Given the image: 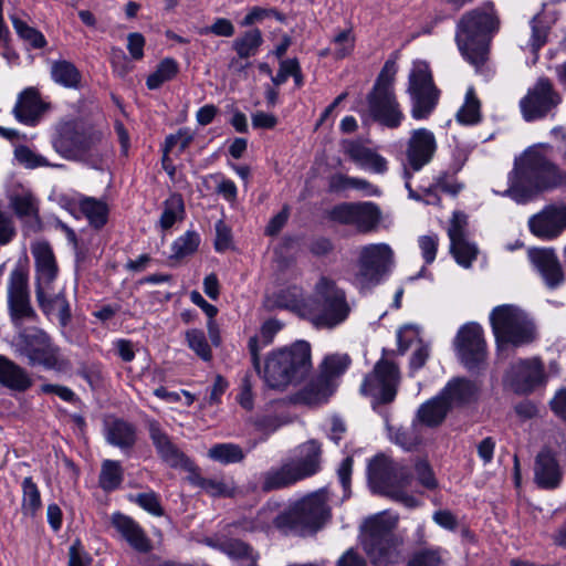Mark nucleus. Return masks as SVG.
I'll return each instance as SVG.
<instances>
[{"label":"nucleus","instance_id":"nucleus-1","mask_svg":"<svg viewBox=\"0 0 566 566\" xmlns=\"http://www.w3.org/2000/svg\"><path fill=\"white\" fill-rule=\"evenodd\" d=\"M7 304L10 321L15 329L11 348L17 357L27 359L29 366L57 369L61 366V349L52 337L38 326H24L38 319L31 304L29 274L27 269L14 266L7 282Z\"/></svg>","mask_w":566,"mask_h":566},{"label":"nucleus","instance_id":"nucleus-2","mask_svg":"<svg viewBox=\"0 0 566 566\" xmlns=\"http://www.w3.org/2000/svg\"><path fill=\"white\" fill-rule=\"evenodd\" d=\"M563 185H566V171L542 154L530 151L515 160L509 174V188L502 195L516 203H526L538 193Z\"/></svg>","mask_w":566,"mask_h":566},{"label":"nucleus","instance_id":"nucleus-3","mask_svg":"<svg viewBox=\"0 0 566 566\" xmlns=\"http://www.w3.org/2000/svg\"><path fill=\"white\" fill-rule=\"evenodd\" d=\"M499 28L500 19L491 1L464 13L455 32V41L463 57L476 67L484 64L490 38Z\"/></svg>","mask_w":566,"mask_h":566},{"label":"nucleus","instance_id":"nucleus-4","mask_svg":"<svg viewBox=\"0 0 566 566\" xmlns=\"http://www.w3.org/2000/svg\"><path fill=\"white\" fill-rule=\"evenodd\" d=\"M350 313L345 291L326 276L316 282L313 295L302 307V317L317 329H334L344 324Z\"/></svg>","mask_w":566,"mask_h":566},{"label":"nucleus","instance_id":"nucleus-5","mask_svg":"<svg viewBox=\"0 0 566 566\" xmlns=\"http://www.w3.org/2000/svg\"><path fill=\"white\" fill-rule=\"evenodd\" d=\"M311 369V345L305 340H298L289 347L271 352L259 375L270 388L284 389L303 380Z\"/></svg>","mask_w":566,"mask_h":566},{"label":"nucleus","instance_id":"nucleus-6","mask_svg":"<svg viewBox=\"0 0 566 566\" xmlns=\"http://www.w3.org/2000/svg\"><path fill=\"white\" fill-rule=\"evenodd\" d=\"M331 517L328 496L321 489L308 493L273 518L276 528L284 533L310 535L321 530Z\"/></svg>","mask_w":566,"mask_h":566},{"label":"nucleus","instance_id":"nucleus-7","mask_svg":"<svg viewBox=\"0 0 566 566\" xmlns=\"http://www.w3.org/2000/svg\"><path fill=\"white\" fill-rule=\"evenodd\" d=\"M54 149L65 159L81 161L101 169L109 145L104 134L96 129H78L66 125L53 140Z\"/></svg>","mask_w":566,"mask_h":566},{"label":"nucleus","instance_id":"nucleus-8","mask_svg":"<svg viewBox=\"0 0 566 566\" xmlns=\"http://www.w3.org/2000/svg\"><path fill=\"white\" fill-rule=\"evenodd\" d=\"M397 72L396 61L388 59L367 95L369 116L381 126L390 129L398 128L405 119V114L395 93Z\"/></svg>","mask_w":566,"mask_h":566},{"label":"nucleus","instance_id":"nucleus-9","mask_svg":"<svg viewBox=\"0 0 566 566\" xmlns=\"http://www.w3.org/2000/svg\"><path fill=\"white\" fill-rule=\"evenodd\" d=\"M367 474L374 492L387 495L407 507L419 505V501L405 490L412 481V474L406 465L380 454L369 461Z\"/></svg>","mask_w":566,"mask_h":566},{"label":"nucleus","instance_id":"nucleus-10","mask_svg":"<svg viewBox=\"0 0 566 566\" xmlns=\"http://www.w3.org/2000/svg\"><path fill=\"white\" fill-rule=\"evenodd\" d=\"M489 319L500 352L528 345L536 338L533 319L518 306L497 305L491 311Z\"/></svg>","mask_w":566,"mask_h":566},{"label":"nucleus","instance_id":"nucleus-11","mask_svg":"<svg viewBox=\"0 0 566 566\" xmlns=\"http://www.w3.org/2000/svg\"><path fill=\"white\" fill-rule=\"evenodd\" d=\"M321 444L310 440L296 449L294 458L285 460L262 474L261 489L264 492L280 490L314 475L319 470Z\"/></svg>","mask_w":566,"mask_h":566},{"label":"nucleus","instance_id":"nucleus-12","mask_svg":"<svg viewBox=\"0 0 566 566\" xmlns=\"http://www.w3.org/2000/svg\"><path fill=\"white\" fill-rule=\"evenodd\" d=\"M407 93L411 101L410 113L412 118L417 120L428 118L439 102L440 91L433 83L427 62H413L408 76Z\"/></svg>","mask_w":566,"mask_h":566},{"label":"nucleus","instance_id":"nucleus-13","mask_svg":"<svg viewBox=\"0 0 566 566\" xmlns=\"http://www.w3.org/2000/svg\"><path fill=\"white\" fill-rule=\"evenodd\" d=\"M392 261L394 251L387 243L364 245L359 251L358 269L353 279L354 285L360 291L377 285Z\"/></svg>","mask_w":566,"mask_h":566},{"label":"nucleus","instance_id":"nucleus-14","mask_svg":"<svg viewBox=\"0 0 566 566\" xmlns=\"http://www.w3.org/2000/svg\"><path fill=\"white\" fill-rule=\"evenodd\" d=\"M400 382L399 369L387 359H379L361 386L360 392L373 398L374 403H390L395 400Z\"/></svg>","mask_w":566,"mask_h":566},{"label":"nucleus","instance_id":"nucleus-15","mask_svg":"<svg viewBox=\"0 0 566 566\" xmlns=\"http://www.w3.org/2000/svg\"><path fill=\"white\" fill-rule=\"evenodd\" d=\"M455 349L461 363L469 369H479L486 359V343L480 324H464L457 334Z\"/></svg>","mask_w":566,"mask_h":566},{"label":"nucleus","instance_id":"nucleus-16","mask_svg":"<svg viewBox=\"0 0 566 566\" xmlns=\"http://www.w3.org/2000/svg\"><path fill=\"white\" fill-rule=\"evenodd\" d=\"M560 103L559 95L554 91L549 80L538 78L521 99L520 107L523 118L527 122L543 118L552 108Z\"/></svg>","mask_w":566,"mask_h":566},{"label":"nucleus","instance_id":"nucleus-17","mask_svg":"<svg viewBox=\"0 0 566 566\" xmlns=\"http://www.w3.org/2000/svg\"><path fill=\"white\" fill-rule=\"evenodd\" d=\"M544 380V367L537 358L517 360L505 375V382L518 395L533 392Z\"/></svg>","mask_w":566,"mask_h":566},{"label":"nucleus","instance_id":"nucleus-18","mask_svg":"<svg viewBox=\"0 0 566 566\" xmlns=\"http://www.w3.org/2000/svg\"><path fill=\"white\" fill-rule=\"evenodd\" d=\"M528 229L541 240H555L566 230V203L548 205L528 219Z\"/></svg>","mask_w":566,"mask_h":566},{"label":"nucleus","instance_id":"nucleus-19","mask_svg":"<svg viewBox=\"0 0 566 566\" xmlns=\"http://www.w3.org/2000/svg\"><path fill=\"white\" fill-rule=\"evenodd\" d=\"M363 546L375 565H387L399 559L400 553L392 535L378 527V521L373 522V528L364 536Z\"/></svg>","mask_w":566,"mask_h":566},{"label":"nucleus","instance_id":"nucleus-20","mask_svg":"<svg viewBox=\"0 0 566 566\" xmlns=\"http://www.w3.org/2000/svg\"><path fill=\"white\" fill-rule=\"evenodd\" d=\"M438 144L434 134L427 128L413 129L406 147V165L412 171H419L434 157Z\"/></svg>","mask_w":566,"mask_h":566},{"label":"nucleus","instance_id":"nucleus-21","mask_svg":"<svg viewBox=\"0 0 566 566\" xmlns=\"http://www.w3.org/2000/svg\"><path fill=\"white\" fill-rule=\"evenodd\" d=\"M35 263V295L51 291L57 276V264L52 248L48 242H36L31 247Z\"/></svg>","mask_w":566,"mask_h":566},{"label":"nucleus","instance_id":"nucleus-22","mask_svg":"<svg viewBox=\"0 0 566 566\" xmlns=\"http://www.w3.org/2000/svg\"><path fill=\"white\" fill-rule=\"evenodd\" d=\"M149 438L163 462L171 468L187 469L189 461L184 452L172 442L155 419L146 420Z\"/></svg>","mask_w":566,"mask_h":566},{"label":"nucleus","instance_id":"nucleus-23","mask_svg":"<svg viewBox=\"0 0 566 566\" xmlns=\"http://www.w3.org/2000/svg\"><path fill=\"white\" fill-rule=\"evenodd\" d=\"M528 259L547 287L556 289L564 282L563 269L554 249H530Z\"/></svg>","mask_w":566,"mask_h":566},{"label":"nucleus","instance_id":"nucleus-24","mask_svg":"<svg viewBox=\"0 0 566 566\" xmlns=\"http://www.w3.org/2000/svg\"><path fill=\"white\" fill-rule=\"evenodd\" d=\"M563 470L555 454L549 450H542L535 459L534 480L536 484L545 490H554L559 486L563 480Z\"/></svg>","mask_w":566,"mask_h":566},{"label":"nucleus","instance_id":"nucleus-25","mask_svg":"<svg viewBox=\"0 0 566 566\" xmlns=\"http://www.w3.org/2000/svg\"><path fill=\"white\" fill-rule=\"evenodd\" d=\"M112 525L120 536L137 552L148 553L151 551V542L142 526L132 517L119 512L112 515Z\"/></svg>","mask_w":566,"mask_h":566},{"label":"nucleus","instance_id":"nucleus-26","mask_svg":"<svg viewBox=\"0 0 566 566\" xmlns=\"http://www.w3.org/2000/svg\"><path fill=\"white\" fill-rule=\"evenodd\" d=\"M46 109V104L41 99L33 87L25 88L20 93L13 107V114L20 123L34 126Z\"/></svg>","mask_w":566,"mask_h":566},{"label":"nucleus","instance_id":"nucleus-27","mask_svg":"<svg viewBox=\"0 0 566 566\" xmlns=\"http://www.w3.org/2000/svg\"><path fill=\"white\" fill-rule=\"evenodd\" d=\"M10 205L17 218L22 222L25 235L41 230L38 200L31 193L12 197Z\"/></svg>","mask_w":566,"mask_h":566},{"label":"nucleus","instance_id":"nucleus-28","mask_svg":"<svg viewBox=\"0 0 566 566\" xmlns=\"http://www.w3.org/2000/svg\"><path fill=\"white\" fill-rule=\"evenodd\" d=\"M448 235L450 239V250L455 261L463 268H470L476 259L478 249L465 240L463 226L458 220L457 214H454V219L448 229Z\"/></svg>","mask_w":566,"mask_h":566},{"label":"nucleus","instance_id":"nucleus-29","mask_svg":"<svg viewBox=\"0 0 566 566\" xmlns=\"http://www.w3.org/2000/svg\"><path fill=\"white\" fill-rule=\"evenodd\" d=\"M0 385L12 391L24 392L32 387L33 380L25 368L0 355Z\"/></svg>","mask_w":566,"mask_h":566},{"label":"nucleus","instance_id":"nucleus-30","mask_svg":"<svg viewBox=\"0 0 566 566\" xmlns=\"http://www.w3.org/2000/svg\"><path fill=\"white\" fill-rule=\"evenodd\" d=\"M105 440L108 444L122 451H130L137 441L136 427L123 419L107 421L104 428Z\"/></svg>","mask_w":566,"mask_h":566},{"label":"nucleus","instance_id":"nucleus-31","mask_svg":"<svg viewBox=\"0 0 566 566\" xmlns=\"http://www.w3.org/2000/svg\"><path fill=\"white\" fill-rule=\"evenodd\" d=\"M345 151L350 160L364 170L378 175H384L388 170V161L385 157L359 143H349Z\"/></svg>","mask_w":566,"mask_h":566},{"label":"nucleus","instance_id":"nucleus-32","mask_svg":"<svg viewBox=\"0 0 566 566\" xmlns=\"http://www.w3.org/2000/svg\"><path fill=\"white\" fill-rule=\"evenodd\" d=\"M337 384L319 376L307 384L292 398L294 403L316 406L324 403L334 394Z\"/></svg>","mask_w":566,"mask_h":566},{"label":"nucleus","instance_id":"nucleus-33","mask_svg":"<svg viewBox=\"0 0 566 566\" xmlns=\"http://www.w3.org/2000/svg\"><path fill=\"white\" fill-rule=\"evenodd\" d=\"M307 304V298H303L301 287L293 285L280 290L277 293L266 296L264 306L272 311L275 308H287L297 312L302 317V307Z\"/></svg>","mask_w":566,"mask_h":566},{"label":"nucleus","instance_id":"nucleus-34","mask_svg":"<svg viewBox=\"0 0 566 566\" xmlns=\"http://www.w3.org/2000/svg\"><path fill=\"white\" fill-rule=\"evenodd\" d=\"M354 207L352 226L361 233L375 231L381 220L379 207L371 201L355 202Z\"/></svg>","mask_w":566,"mask_h":566},{"label":"nucleus","instance_id":"nucleus-35","mask_svg":"<svg viewBox=\"0 0 566 566\" xmlns=\"http://www.w3.org/2000/svg\"><path fill=\"white\" fill-rule=\"evenodd\" d=\"M478 392L475 382L465 378H454L450 380L442 389L441 395L448 401L449 406H462L470 402Z\"/></svg>","mask_w":566,"mask_h":566},{"label":"nucleus","instance_id":"nucleus-36","mask_svg":"<svg viewBox=\"0 0 566 566\" xmlns=\"http://www.w3.org/2000/svg\"><path fill=\"white\" fill-rule=\"evenodd\" d=\"M51 291H42L40 296H36L39 306L45 315L56 314L61 327H66L71 322V307L66 297L59 293L50 296Z\"/></svg>","mask_w":566,"mask_h":566},{"label":"nucleus","instance_id":"nucleus-37","mask_svg":"<svg viewBox=\"0 0 566 566\" xmlns=\"http://www.w3.org/2000/svg\"><path fill=\"white\" fill-rule=\"evenodd\" d=\"M450 408L444 396L440 392L419 407L417 417L427 427H437L442 423Z\"/></svg>","mask_w":566,"mask_h":566},{"label":"nucleus","instance_id":"nucleus-38","mask_svg":"<svg viewBox=\"0 0 566 566\" xmlns=\"http://www.w3.org/2000/svg\"><path fill=\"white\" fill-rule=\"evenodd\" d=\"M78 207L92 227L101 229L106 224L109 210L104 200L83 196L78 199Z\"/></svg>","mask_w":566,"mask_h":566},{"label":"nucleus","instance_id":"nucleus-39","mask_svg":"<svg viewBox=\"0 0 566 566\" xmlns=\"http://www.w3.org/2000/svg\"><path fill=\"white\" fill-rule=\"evenodd\" d=\"M387 430L389 440L403 450L410 451L421 442V433L415 422L408 427L388 424Z\"/></svg>","mask_w":566,"mask_h":566},{"label":"nucleus","instance_id":"nucleus-40","mask_svg":"<svg viewBox=\"0 0 566 566\" xmlns=\"http://www.w3.org/2000/svg\"><path fill=\"white\" fill-rule=\"evenodd\" d=\"M163 212L158 224L163 230L170 229L176 222L185 217V205L182 197L178 193L170 195L163 203Z\"/></svg>","mask_w":566,"mask_h":566},{"label":"nucleus","instance_id":"nucleus-41","mask_svg":"<svg viewBox=\"0 0 566 566\" xmlns=\"http://www.w3.org/2000/svg\"><path fill=\"white\" fill-rule=\"evenodd\" d=\"M51 76L55 83L69 88L77 87L81 82L80 71L73 63L66 60L54 61L52 63Z\"/></svg>","mask_w":566,"mask_h":566},{"label":"nucleus","instance_id":"nucleus-42","mask_svg":"<svg viewBox=\"0 0 566 566\" xmlns=\"http://www.w3.org/2000/svg\"><path fill=\"white\" fill-rule=\"evenodd\" d=\"M124 480V471L116 460H104L98 476V484L105 492L118 489Z\"/></svg>","mask_w":566,"mask_h":566},{"label":"nucleus","instance_id":"nucleus-43","mask_svg":"<svg viewBox=\"0 0 566 566\" xmlns=\"http://www.w3.org/2000/svg\"><path fill=\"white\" fill-rule=\"evenodd\" d=\"M21 511L25 516L34 517L42 507L41 493L31 476L22 481Z\"/></svg>","mask_w":566,"mask_h":566},{"label":"nucleus","instance_id":"nucleus-44","mask_svg":"<svg viewBox=\"0 0 566 566\" xmlns=\"http://www.w3.org/2000/svg\"><path fill=\"white\" fill-rule=\"evenodd\" d=\"M350 363V357L347 354L327 355L321 364L319 377L336 382L335 379L347 370Z\"/></svg>","mask_w":566,"mask_h":566},{"label":"nucleus","instance_id":"nucleus-45","mask_svg":"<svg viewBox=\"0 0 566 566\" xmlns=\"http://www.w3.org/2000/svg\"><path fill=\"white\" fill-rule=\"evenodd\" d=\"M481 104L476 97L475 90L470 86L465 93V99L462 107L457 113V119L465 125H474L481 119Z\"/></svg>","mask_w":566,"mask_h":566},{"label":"nucleus","instance_id":"nucleus-46","mask_svg":"<svg viewBox=\"0 0 566 566\" xmlns=\"http://www.w3.org/2000/svg\"><path fill=\"white\" fill-rule=\"evenodd\" d=\"M262 42L263 38L261 31L259 29H252L233 41V49L241 59H248L258 52Z\"/></svg>","mask_w":566,"mask_h":566},{"label":"nucleus","instance_id":"nucleus-47","mask_svg":"<svg viewBox=\"0 0 566 566\" xmlns=\"http://www.w3.org/2000/svg\"><path fill=\"white\" fill-rule=\"evenodd\" d=\"M208 455L222 464L239 463L245 457L242 448L234 443L214 444L209 449Z\"/></svg>","mask_w":566,"mask_h":566},{"label":"nucleus","instance_id":"nucleus-48","mask_svg":"<svg viewBox=\"0 0 566 566\" xmlns=\"http://www.w3.org/2000/svg\"><path fill=\"white\" fill-rule=\"evenodd\" d=\"M178 73V64L174 59H164L146 81L149 90L159 88L165 82L172 80Z\"/></svg>","mask_w":566,"mask_h":566},{"label":"nucleus","instance_id":"nucleus-49","mask_svg":"<svg viewBox=\"0 0 566 566\" xmlns=\"http://www.w3.org/2000/svg\"><path fill=\"white\" fill-rule=\"evenodd\" d=\"M17 34L33 49H42L46 45L44 35L36 29L30 27L15 15L10 17Z\"/></svg>","mask_w":566,"mask_h":566},{"label":"nucleus","instance_id":"nucleus-50","mask_svg":"<svg viewBox=\"0 0 566 566\" xmlns=\"http://www.w3.org/2000/svg\"><path fill=\"white\" fill-rule=\"evenodd\" d=\"M185 338L188 347L205 361L212 358V350L202 329L191 328L186 331Z\"/></svg>","mask_w":566,"mask_h":566},{"label":"nucleus","instance_id":"nucleus-51","mask_svg":"<svg viewBox=\"0 0 566 566\" xmlns=\"http://www.w3.org/2000/svg\"><path fill=\"white\" fill-rule=\"evenodd\" d=\"M331 44L332 55L335 59L340 60L348 56L353 52L355 46V36L350 30H342L334 35Z\"/></svg>","mask_w":566,"mask_h":566},{"label":"nucleus","instance_id":"nucleus-52","mask_svg":"<svg viewBox=\"0 0 566 566\" xmlns=\"http://www.w3.org/2000/svg\"><path fill=\"white\" fill-rule=\"evenodd\" d=\"M199 234L193 231H187L172 243L171 250L175 258L181 259L192 254L199 247Z\"/></svg>","mask_w":566,"mask_h":566},{"label":"nucleus","instance_id":"nucleus-53","mask_svg":"<svg viewBox=\"0 0 566 566\" xmlns=\"http://www.w3.org/2000/svg\"><path fill=\"white\" fill-rule=\"evenodd\" d=\"M14 157L19 164L29 169L50 166L49 161L43 156L34 153L32 149L23 145L18 146L14 149Z\"/></svg>","mask_w":566,"mask_h":566},{"label":"nucleus","instance_id":"nucleus-54","mask_svg":"<svg viewBox=\"0 0 566 566\" xmlns=\"http://www.w3.org/2000/svg\"><path fill=\"white\" fill-rule=\"evenodd\" d=\"M453 171H440L432 179V184L439 192H443L450 196H457L463 188L461 184L454 178Z\"/></svg>","mask_w":566,"mask_h":566},{"label":"nucleus","instance_id":"nucleus-55","mask_svg":"<svg viewBox=\"0 0 566 566\" xmlns=\"http://www.w3.org/2000/svg\"><path fill=\"white\" fill-rule=\"evenodd\" d=\"M442 549L428 548L417 552L407 566H441Z\"/></svg>","mask_w":566,"mask_h":566},{"label":"nucleus","instance_id":"nucleus-56","mask_svg":"<svg viewBox=\"0 0 566 566\" xmlns=\"http://www.w3.org/2000/svg\"><path fill=\"white\" fill-rule=\"evenodd\" d=\"M130 500L154 516H161L164 514L159 497L153 491L136 494Z\"/></svg>","mask_w":566,"mask_h":566},{"label":"nucleus","instance_id":"nucleus-57","mask_svg":"<svg viewBox=\"0 0 566 566\" xmlns=\"http://www.w3.org/2000/svg\"><path fill=\"white\" fill-rule=\"evenodd\" d=\"M355 202H342L327 211V218L343 226H352Z\"/></svg>","mask_w":566,"mask_h":566},{"label":"nucleus","instance_id":"nucleus-58","mask_svg":"<svg viewBox=\"0 0 566 566\" xmlns=\"http://www.w3.org/2000/svg\"><path fill=\"white\" fill-rule=\"evenodd\" d=\"M421 255L426 264H431L437 256L439 239L436 234L422 235L418 239Z\"/></svg>","mask_w":566,"mask_h":566},{"label":"nucleus","instance_id":"nucleus-59","mask_svg":"<svg viewBox=\"0 0 566 566\" xmlns=\"http://www.w3.org/2000/svg\"><path fill=\"white\" fill-rule=\"evenodd\" d=\"M415 472L417 475L418 482L424 486L426 489L433 490L437 488V480L434 474L429 465V463L424 460H419L415 464Z\"/></svg>","mask_w":566,"mask_h":566},{"label":"nucleus","instance_id":"nucleus-60","mask_svg":"<svg viewBox=\"0 0 566 566\" xmlns=\"http://www.w3.org/2000/svg\"><path fill=\"white\" fill-rule=\"evenodd\" d=\"M212 33L217 36L229 38L234 34V25L232 22L226 18H218L216 21L206 28L200 30V34H209Z\"/></svg>","mask_w":566,"mask_h":566},{"label":"nucleus","instance_id":"nucleus-61","mask_svg":"<svg viewBox=\"0 0 566 566\" xmlns=\"http://www.w3.org/2000/svg\"><path fill=\"white\" fill-rule=\"evenodd\" d=\"M282 21L283 17L280 12H277L275 9H265L260 7H254L251 9V11L244 17L242 21V25H251L254 22L262 21L266 18H272Z\"/></svg>","mask_w":566,"mask_h":566},{"label":"nucleus","instance_id":"nucleus-62","mask_svg":"<svg viewBox=\"0 0 566 566\" xmlns=\"http://www.w3.org/2000/svg\"><path fill=\"white\" fill-rule=\"evenodd\" d=\"M222 551L233 558H248L251 547L242 541L229 539L222 544Z\"/></svg>","mask_w":566,"mask_h":566},{"label":"nucleus","instance_id":"nucleus-63","mask_svg":"<svg viewBox=\"0 0 566 566\" xmlns=\"http://www.w3.org/2000/svg\"><path fill=\"white\" fill-rule=\"evenodd\" d=\"M532 34L528 40V46L533 53H536L546 42L547 32L544 27H538L537 19L531 21Z\"/></svg>","mask_w":566,"mask_h":566},{"label":"nucleus","instance_id":"nucleus-64","mask_svg":"<svg viewBox=\"0 0 566 566\" xmlns=\"http://www.w3.org/2000/svg\"><path fill=\"white\" fill-rule=\"evenodd\" d=\"M552 411L566 421V387L559 388L549 401Z\"/></svg>","mask_w":566,"mask_h":566}]
</instances>
